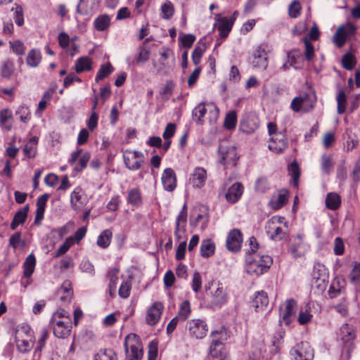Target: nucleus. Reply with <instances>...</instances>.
I'll use <instances>...</instances> for the list:
<instances>
[{"label":"nucleus","instance_id":"nucleus-1","mask_svg":"<svg viewBox=\"0 0 360 360\" xmlns=\"http://www.w3.org/2000/svg\"><path fill=\"white\" fill-rule=\"evenodd\" d=\"M272 263L273 259L269 255L249 253L245 256V270L250 275L258 276L264 274Z\"/></svg>","mask_w":360,"mask_h":360},{"label":"nucleus","instance_id":"nucleus-2","mask_svg":"<svg viewBox=\"0 0 360 360\" xmlns=\"http://www.w3.org/2000/svg\"><path fill=\"white\" fill-rule=\"evenodd\" d=\"M219 109L213 103H200L192 111L193 120L198 124H203L207 114L210 122H214L219 116Z\"/></svg>","mask_w":360,"mask_h":360},{"label":"nucleus","instance_id":"nucleus-3","mask_svg":"<svg viewBox=\"0 0 360 360\" xmlns=\"http://www.w3.org/2000/svg\"><path fill=\"white\" fill-rule=\"evenodd\" d=\"M124 348L129 360H141L142 359L143 347L136 335L129 334L125 338Z\"/></svg>","mask_w":360,"mask_h":360},{"label":"nucleus","instance_id":"nucleus-4","mask_svg":"<svg viewBox=\"0 0 360 360\" xmlns=\"http://www.w3.org/2000/svg\"><path fill=\"white\" fill-rule=\"evenodd\" d=\"M222 330H214L211 333L212 341L210 347L209 356L212 360H226V351L219 338L223 336Z\"/></svg>","mask_w":360,"mask_h":360},{"label":"nucleus","instance_id":"nucleus-5","mask_svg":"<svg viewBox=\"0 0 360 360\" xmlns=\"http://www.w3.org/2000/svg\"><path fill=\"white\" fill-rule=\"evenodd\" d=\"M315 104L314 94L303 93L294 98L291 102V108L295 112H307L313 109Z\"/></svg>","mask_w":360,"mask_h":360},{"label":"nucleus","instance_id":"nucleus-6","mask_svg":"<svg viewBox=\"0 0 360 360\" xmlns=\"http://www.w3.org/2000/svg\"><path fill=\"white\" fill-rule=\"evenodd\" d=\"M290 355L292 360H313L314 349L307 342H301L293 347Z\"/></svg>","mask_w":360,"mask_h":360},{"label":"nucleus","instance_id":"nucleus-7","mask_svg":"<svg viewBox=\"0 0 360 360\" xmlns=\"http://www.w3.org/2000/svg\"><path fill=\"white\" fill-rule=\"evenodd\" d=\"M186 328L188 330L189 335L197 340L204 338L208 331L206 322L200 319H195L188 321L186 324Z\"/></svg>","mask_w":360,"mask_h":360},{"label":"nucleus","instance_id":"nucleus-8","mask_svg":"<svg viewBox=\"0 0 360 360\" xmlns=\"http://www.w3.org/2000/svg\"><path fill=\"white\" fill-rule=\"evenodd\" d=\"M219 152L221 155L220 162L226 165H236L238 156L234 146H230L227 142H221L219 146Z\"/></svg>","mask_w":360,"mask_h":360},{"label":"nucleus","instance_id":"nucleus-9","mask_svg":"<svg viewBox=\"0 0 360 360\" xmlns=\"http://www.w3.org/2000/svg\"><path fill=\"white\" fill-rule=\"evenodd\" d=\"M91 158V154L88 151L83 152L82 149H77L71 154L69 163L74 166L75 170L79 172L86 167Z\"/></svg>","mask_w":360,"mask_h":360},{"label":"nucleus","instance_id":"nucleus-10","mask_svg":"<svg viewBox=\"0 0 360 360\" xmlns=\"http://www.w3.org/2000/svg\"><path fill=\"white\" fill-rule=\"evenodd\" d=\"M124 162L130 170H138L143 162V155L137 150H127L123 155Z\"/></svg>","mask_w":360,"mask_h":360},{"label":"nucleus","instance_id":"nucleus-11","mask_svg":"<svg viewBox=\"0 0 360 360\" xmlns=\"http://www.w3.org/2000/svg\"><path fill=\"white\" fill-rule=\"evenodd\" d=\"M276 223H281L280 217H273L268 221L267 234L271 239L275 241H279L286 237L287 232L286 230L281 226H276Z\"/></svg>","mask_w":360,"mask_h":360},{"label":"nucleus","instance_id":"nucleus-12","mask_svg":"<svg viewBox=\"0 0 360 360\" xmlns=\"http://www.w3.org/2000/svg\"><path fill=\"white\" fill-rule=\"evenodd\" d=\"M163 310L164 305L161 302H153L147 311L146 323L150 326L156 325L160 319Z\"/></svg>","mask_w":360,"mask_h":360},{"label":"nucleus","instance_id":"nucleus-13","mask_svg":"<svg viewBox=\"0 0 360 360\" xmlns=\"http://www.w3.org/2000/svg\"><path fill=\"white\" fill-rule=\"evenodd\" d=\"M243 242V235L238 229L231 230L226 238V246L231 252H238L240 250Z\"/></svg>","mask_w":360,"mask_h":360},{"label":"nucleus","instance_id":"nucleus-14","mask_svg":"<svg viewBox=\"0 0 360 360\" xmlns=\"http://www.w3.org/2000/svg\"><path fill=\"white\" fill-rule=\"evenodd\" d=\"M340 338L346 345L347 353L349 354L353 345V341L356 338V333L353 326L348 323L343 324L340 329Z\"/></svg>","mask_w":360,"mask_h":360},{"label":"nucleus","instance_id":"nucleus-15","mask_svg":"<svg viewBox=\"0 0 360 360\" xmlns=\"http://www.w3.org/2000/svg\"><path fill=\"white\" fill-rule=\"evenodd\" d=\"M235 20V17L227 18L226 17H220L219 14L217 15V22L214 26L219 31V35L221 38L228 37Z\"/></svg>","mask_w":360,"mask_h":360},{"label":"nucleus","instance_id":"nucleus-16","mask_svg":"<svg viewBox=\"0 0 360 360\" xmlns=\"http://www.w3.org/2000/svg\"><path fill=\"white\" fill-rule=\"evenodd\" d=\"M187 221V207L184 204L181 211L179 212L176 219V226L174 231V236L177 241L182 238V234L186 231Z\"/></svg>","mask_w":360,"mask_h":360},{"label":"nucleus","instance_id":"nucleus-17","mask_svg":"<svg viewBox=\"0 0 360 360\" xmlns=\"http://www.w3.org/2000/svg\"><path fill=\"white\" fill-rule=\"evenodd\" d=\"M268 148L276 153H281L287 148V139L285 135L281 132L274 134L269 139Z\"/></svg>","mask_w":360,"mask_h":360},{"label":"nucleus","instance_id":"nucleus-18","mask_svg":"<svg viewBox=\"0 0 360 360\" xmlns=\"http://www.w3.org/2000/svg\"><path fill=\"white\" fill-rule=\"evenodd\" d=\"M51 324L52 325L53 332L56 337L64 339L70 335L72 328L70 321H56V322L51 323Z\"/></svg>","mask_w":360,"mask_h":360},{"label":"nucleus","instance_id":"nucleus-19","mask_svg":"<svg viewBox=\"0 0 360 360\" xmlns=\"http://www.w3.org/2000/svg\"><path fill=\"white\" fill-rule=\"evenodd\" d=\"M228 300L227 293L221 284H217L215 289L211 291V304L214 307H221Z\"/></svg>","mask_w":360,"mask_h":360},{"label":"nucleus","instance_id":"nucleus-20","mask_svg":"<svg viewBox=\"0 0 360 360\" xmlns=\"http://www.w3.org/2000/svg\"><path fill=\"white\" fill-rule=\"evenodd\" d=\"M254 68L265 70L268 66V55L264 48L259 46L253 53L252 61Z\"/></svg>","mask_w":360,"mask_h":360},{"label":"nucleus","instance_id":"nucleus-21","mask_svg":"<svg viewBox=\"0 0 360 360\" xmlns=\"http://www.w3.org/2000/svg\"><path fill=\"white\" fill-rule=\"evenodd\" d=\"M161 180L163 187L166 191H173L176 188V176L172 168H167L163 171Z\"/></svg>","mask_w":360,"mask_h":360},{"label":"nucleus","instance_id":"nucleus-22","mask_svg":"<svg viewBox=\"0 0 360 360\" xmlns=\"http://www.w3.org/2000/svg\"><path fill=\"white\" fill-rule=\"evenodd\" d=\"M207 171L201 167H195L191 175L190 181L193 187H202L207 180Z\"/></svg>","mask_w":360,"mask_h":360},{"label":"nucleus","instance_id":"nucleus-23","mask_svg":"<svg viewBox=\"0 0 360 360\" xmlns=\"http://www.w3.org/2000/svg\"><path fill=\"white\" fill-rule=\"evenodd\" d=\"M101 0H79L76 12L80 15H88L96 9Z\"/></svg>","mask_w":360,"mask_h":360},{"label":"nucleus","instance_id":"nucleus-24","mask_svg":"<svg viewBox=\"0 0 360 360\" xmlns=\"http://www.w3.org/2000/svg\"><path fill=\"white\" fill-rule=\"evenodd\" d=\"M269 304V297L267 293L263 290L257 292L252 301V306L255 311H263Z\"/></svg>","mask_w":360,"mask_h":360},{"label":"nucleus","instance_id":"nucleus-25","mask_svg":"<svg viewBox=\"0 0 360 360\" xmlns=\"http://www.w3.org/2000/svg\"><path fill=\"white\" fill-rule=\"evenodd\" d=\"M243 193V186L242 184L237 182L229 188L226 193L225 194V198L229 202L235 203L239 200Z\"/></svg>","mask_w":360,"mask_h":360},{"label":"nucleus","instance_id":"nucleus-26","mask_svg":"<svg viewBox=\"0 0 360 360\" xmlns=\"http://www.w3.org/2000/svg\"><path fill=\"white\" fill-rule=\"evenodd\" d=\"M257 118L255 116H248L243 118L240 123V129L245 134H251L258 128Z\"/></svg>","mask_w":360,"mask_h":360},{"label":"nucleus","instance_id":"nucleus-27","mask_svg":"<svg viewBox=\"0 0 360 360\" xmlns=\"http://www.w3.org/2000/svg\"><path fill=\"white\" fill-rule=\"evenodd\" d=\"M302 243V238L300 235H297L290 244L288 251L294 258L301 257L304 255Z\"/></svg>","mask_w":360,"mask_h":360},{"label":"nucleus","instance_id":"nucleus-28","mask_svg":"<svg viewBox=\"0 0 360 360\" xmlns=\"http://www.w3.org/2000/svg\"><path fill=\"white\" fill-rule=\"evenodd\" d=\"M36 258L34 254H30L23 262V277L30 278L34 273L36 266Z\"/></svg>","mask_w":360,"mask_h":360},{"label":"nucleus","instance_id":"nucleus-29","mask_svg":"<svg viewBox=\"0 0 360 360\" xmlns=\"http://www.w3.org/2000/svg\"><path fill=\"white\" fill-rule=\"evenodd\" d=\"M81 192L82 189L80 188H76L71 193L70 202L74 210H80L85 205L84 198L82 197Z\"/></svg>","mask_w":360,"mask_h":360},{"label":"nucleus","instance_id":"nucleus-30","mask_svg":"<svg viewBox=\"0 0 360 360\" xmlns=\"http://www.w3.org/2000/svg\"><path fill=\"white\" fill-rule=\"evenodd\" d=\"M110 23V17L107 14H101L94 20V25L97 31L103 32L108 29Z\"/></svg>","mask_w":360,"mask_h":360},{"label":"nucleus","instance_id":"nucleus-31","mask_svg":"<svg viewBox=\"0 0 360 360\" xmlns=\"http://www.w3.org/2000/svg\"><path fill=\"white\" fill-rule=\"evenodd\" d=\"M28 210L29 207L26 205L15 213L11 224V229L12 230L16 229L19 225L22 224L25 221Z\"/></svg>","mask_w":360,"mask_h":360},{"label":"nucleus","instance_id":"nucleus-32","mask_svg":"<svg viewBox=\"0 0 360 360\" xmlns=\"http://www.w3.org/2000/svg\"><path fill=\"white\" fill-rule=\"evenodd\" d=\"M41 60V53L40 50L37 49H31L27 56L26 63L31 68H37Z\"/></svg>","mask_w":360,"mask_h":360},{"label":"nucleus","instance_id":"nucleus-33","mask_svg":"<svg viewBox=\"0 0 360 360\" xmlns=\"http://www.w3.org/2000/svg\"><path fill=\"white\" fill-rule=\"evenodd\" d=\"M215 244L210 239H205L201 242L200 255L204 258H208L214 255Z\"/></svg>","mask_w":360,"mask_h":360},{"label":"nucleus","instance_id":"nucleus-34","mask_svg":"<svg viewBox=\"0 0 360 360\" xmlns=\"http://www.w3.org/2000/svg\"><path fill=\"white\" fill-rule=\"evenodd\" d=\"M37 142L38 139L34 136L30 139V140L25 145L23 148V153L24 155L28 158H33L35 157L37 153Z\"/></svg>","mask_w":360,"mask_h":360},{"label":"nucleus","instance_id":"nucleus-35","mask_svg":"<svg viewBox=\"0 0 360 360\" xmlns=\"http://www.w3.org/2000/svg\"><path fill=\"white\" fill-rule=\"evenodd\" d=\"M0 124L1 127L9 131L12 128L13 117L12 112L8 109H4L0 111Z\"/></svg>","mask_w":360,"mask_h":360},{"label":"nucleus","instance_id":"nucleus-36","mask_svg":"<svg viewBox=\"0 0 360 360\" xmlns=\"http://www.w3.org/2000/svg\"><path fill=\"white\" fill-rule=\"evenodd\" d=\"M340 197L338 194L335 193H329L327 195L326 198V205L328 209L335 210L340 207Z\"/></svg>","mask_w":360,"mask_h":360},{"label":"nucleus","instance_id":"nucleus-37","mask_svg":"<svg viewBox=\"0 0 360 360\" xmlns=\"http://www.w3.org/2000/svg\"><path fill=\"white\" fill-rule=\"evenodd\" d=\"M75 66L77 73L89 71L91 69V60L88 57H82L77 60Z\"/></svg>","mask_w":360,"mask_h":360},{"label":"nucleus","instance_id":"nucleus-38","mask_svg":"<svg viewBox=\"0 0 360 360\" xmlns=\"http://www.w3.org/2000/svg\"><path fill=\"white\" fill-rule=\"evenodd\" d=\"M112 236V233L110 230H104L98 237L97 245L102 248H108L110 244Z\"/></svg>","mask_w":360,"mask_h":360},{"label":"nucleus","instance_id":"nucleus-39","mask_svg":"<svg viewBox=\"0 0 360 360\" xmlns=\"http://www.w3.org/2000/svg\"><path fill=\"white\" fill-rule=\"evenodd\" d=\"M174 13V7L170 1H166L161 6V17L169 20Z\"/></svg>","mask_w":360,"mask_h":360},{"label":"nucleus","instance_id":"nucleus-40","mask_svg":"<svg viewBox=\"0 0 360 360\" xmlns=\"http://www.w3.org/2000/svg\"><path fill=\"white\" fill-rule=\"evenodd\" d=\"M113 71V67L110 64V63H108L105 65H102L95 78V80L96 82H98L100 80L103 79L106 77H108L109 75H110Z\"/></svg>","mask_w":360,"mask_h":360},{"label":"nucleus","instance_id":"nucleus-41","mask_svg":"<svg viewBox=\"0 0 360 360\" xmlns=\"http://www.w3.org/2000/svg\"><path fill=\"white\" fill-rule=\"evenodd\" d=\"M127 201L134 206H139L142 202L140 191L137 188L130 190L128 193Z\"/></svg>","mask_w":360,"mask_h":360},{"label":"nucleus","instance_id":"nucleus-42","mask_svg":"<svg viewBox=\"0 0 360 360\" xmlns=\"http://www.w3.org/2000/svg\"><path fill=\"white\" fill-rule=\"evenodd\" d=\"M345 284V281L342 278H335L334 281L332 282L330 287L329 288V293L334 294L333 296H336L340 292V290L342 288H344Z\"/></svg>","mask_w":360,"mask_h":360},{"label":"nucleus","instance_id":"nucleus-43","mask_svg":"<svg viewBox=\"0 0 360 360\" xmlns=\"http://www.w3.org/2000/svg\"><path fill=\"white\" fill-rule=\"evenodd\" d=\"M288 170L291 175L293 185L295 187L298 186L299 178L300 176V168L297 163L294 161L288 167Z\"/></svg>","mask_w":360,"mask_h":360},{"label":"nucleus","instance_id":"nucleus-44","mask_svg":"<svg viewBox=\"0 0 360 360\" xmlns=\"http://www.w3.org/2000/svg\"><path fill=\"white\" fill-rule=\"evenodd\" d=\"M351 283L356 287H360V263H356L349 274Z\"/></svg>","mask_w":360,"mask_h":360},{"label":"nucleus","instance_id":"nucleus-45","mask_svg":"<svg viewBox=\"0 0 360 360\" xmlns=\"http://www.w3.org/2000/svg\"><path fill=\"white\" fill-rule=\"evenodd\" d=\"M190 314H191L190 303L188 301L185 300L181 304L179 311L176 316L179 317V319L180 320L185 321L186 319H187L188 318Z\"/></svg>","mask_w":360,"mask_h":360},{"label":"nucleus","instance_id":"nucleus-46","mask_svg":"<svg viewBox=\"0 0 360 360\" xmlns=\"http://www.w3.org/2000/svg\"><path fill=\"white\" fill-rule=\"evenodd\" d=\"M237 115L235 110L230 111L226 115L224 120V127L228 129H233L236 127Z\"/></svg>","mask_w":360,"mask_h":360},{"label":"nucleus","instance_id":"nucleus-47","mask_svg":"<svg viewBox=\"0 0 360 360\" xmlns=\"http://www.w3.org/2000/svg\"><path fill=\"white\" fill-rule=\"evenodd\" d=\"M337 111L338 113L341 115L345 112L346 103H347V96L344 91H340L337 96Z\"/></svg>","mask_w":360,"mask_h":360},{"label":"nucleus","instance_id":"nucleus-48","mask_svg":"<svg viewBox=\"0 0 360 360\" xmlns=\"http://www.w3.org/2000/svg\"><path fill=\"white\" fill-rule=\"evenodd\" d=\"M95 360H117L115 353L111 349L99 351L95 356Z\"/></svg>","mask_w":360,"mask_h":360},{"label":"nucleus","instance_id":"nucleus-49","mask_svg":"<svg viewBox=\"0 0 360 360\" xmlns=\"http://www.w3.org/2000/svg\"><path fill=\"white\" fill-rule=\"evenodd\" d=\"M333 167V162L330 155H323L321 157V169L323 173L328 174Z\"/></svg>","mask_w":360,"mask_h":360},{"label":"nucleus","instance_id":"nucleus-50","mask_svg":"<svg viewBox=\"0 0 360 360\" xmlns=\"http://www.w3.org/2000/svg\"><path fill=\"white\" fill-rule=\"evenodd\" d=\"M74 244L73 237H68L65 241L61 245L55 254V257H59L66 253L70 248Z\"/></svg>","mask_w":360,"mask_h":360},{"label":"nucleus","instance_id":"nucleus-51","mask_svg":"<svg viewBox=\"0 0 360 360\" xmlns=\"http://www.w3.org/2000/svg\"><path fill=\"white\" fill-rule=\"evenodd\" d=\"M302 53L299 50H293L288 53V63H289V65L293 67L295 69L300 68L299 65L297 64V58L301 57Z\"/></svg>","mask_w":360,"mask_h":360},{"label":"nucleus","instance_id":"nucleus-52","mask_svg":"<svg viewBox=\"0 0 360 360\" xmlns=\"http://www.w3.org/2000/svg\"><path fill=\"white\" fill-rule=\"evenodd\" d=\"M301 5L297 0H293L288 7V14L291 18H297L301 13Z\"/></svg>","mask_w":360,"mask_h":360},{"label":"nucleus","instance_id":"nucleus-53","mask_svg":"<svg viewBox=\"0 0 360 360\" xmlns=\"http://www.w3.org/2000/svg\"><path fill=\"white\" fill-rule=\"evenodd\" d=\"M131 289V282L129 281H125L122 282V283L121 284V285L119 288L118 294L122 298H124V299L128 298L130 295Z\"/></svg>","mask_w":360,"mask_h":360},{"label":"nucleus","instance_id":"nucleus-54","mask_svg":"<svg viewBox=\"0 0 360 360\" xmlns=\"http://www.w3.org/2000/svg\"><path fill=\"white\" fill-rule=\"evenodd\" d=\"M16 115H19L20 120L25 123L28 122L31 118L30 109L25 105L20 106L18 108Z\"/></svg>","mask_w":360,"mask_h":360},{"label":"nucleus","instance_id":"nucleus-55","mask_svg":"<svg viewBox=\"0 0 360 360\" xmlns=\"http://www.w3.org/2000/svg\"><path fill=\"white\" fill-rule=\"evenodd\" d=\"M347 37L345 34L343 33V27H338L335 35H334V43L338 46L342 47Z\"/></svg>","mask_w":360,"mask_h":360},{"label":"nucleus","instance_id":"nucleus-56","mask_svg":"<svg viewBox=\"0 0 360 360\" xmlns=\"http://www.w3.org/2000/svg\"><path fill=\"white\" fill-rule=\"evenodd\" d=\"M13 71V63L10 60L5 61L1 68V74L4 77H9Z\"/></svg>","mask_w":360,"mask_h":360},{"label":"nucleus","instance_id":"nucleus-57","mask_svg":"<svg viewBox=\"0 0 360 360\" xmlns=\"http://www.w3.org/2000/svg\"><path fill=\"white\" fill-rule=\"evenodd\" d=\"M208 217L205 214H198L195 221L191 220V224L194 226H200L201 229H204L207 224Z\"/></svg>","mask_w":360,"mask_h":360},{"label":"nucleus","instance_id":"nucleus-58","mask_svg":"<svg viewBox=\"0 0 360 360\" xmlns=\"http://www.w3.org/2000/svg\"><path fill=\"white\" fill-rule=\"evenodd\" d=\"M10 47L16 55L22 56L25 53V46L24 44L19 40L13 42L11 41Z\"/></svg>","mask_w":360,"mask_h":360},{"label":"nucleus","instance_id":"nucleus-59","mask_svg":"<svg viewBox=\"0 0 360 360\" xmlns=\"http://www.w3.org/2000/svg\"><path fill=\"white\" fill-rule=\"evenodd\" d=\"M205 51V46L203 44L202 46H196L192 53V60L195 65H198L200 63L201 58L204 51Z\"/></svg>","mask_w":360,"mask_h":360},{"label":"nucleus","instance_id":"nucleus-60","mask_svg":"<svg viewBox=\"0 0 360 360\" xmlns=\"http://www.w3.org/2000/svg\"><path fill=\"white\" fill-rule=\"evenodd\" d=\"M174 84L171 81H167L160 91L162 99L168 100L172 94Z\"/></svg>","mask_w":360,"mask_h":360},{"label":"nucleus","instance_id":"nucleus-61","mask_svg":"<svg viewBox=\"0 0 360 360\" xmlns=\"http://www.w3.org/2000/svg\"><path fill=\"white\" fill-rule=\"evenodd\" d=\"M119 273V269L117 268H112L108 272V277L109 278V288H114L115 285H117V274Z\"/></svg>","mask_w":360,"mask_h":360},{"label":"nucleus","instance_id":"nucleus-62","mask_svg":"<svg viewBox=\"0 0 360 360\" xmlns=\"http://www.w3.org/2000/svg\"><path fill=\"white\" fill-rule=\"evenodd\" d=\"M49 336V331L47 328H43L40 332V338L38 340V346L35 349V353L40 352L41 349L44 347L46 341Z\"/></svg>","mask_w":360,"mask_h":360},{"label":"nucleus","instance_id":"nucleus-63","mask_svg":"<svg viewBox=\"0 0 360 360\" xmlns=\"http://www.w3.org/2000/svg\"><path fill=\"white\" fill-rule=\"evenodd\" d=\"M149 50L145 47L141 46L139 49V52L138 56H136V61L137 63H143L146 62L149 58Z\"/></svg>","mask_w":360,"mask_h":360},{"label":"nucleus","instance_id":"nucleus-64","mask_svg":"<svg viewBox=\"0 0 360 360\" xmlns=\"http://www.w3.org/2000/svg\"><path fill=\"white\" fill-rule=\"evenodd\" d=\"M342 66L348 70L353 69L355 65L354 58L353 56L350 53H347L344 55L342 60Z\"/></svg>","mask_w":360,"mask_h":360}]
</instances>
